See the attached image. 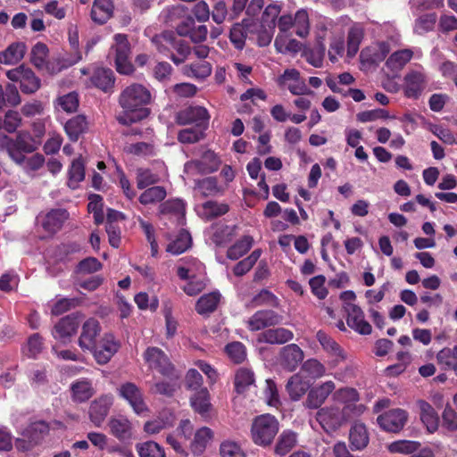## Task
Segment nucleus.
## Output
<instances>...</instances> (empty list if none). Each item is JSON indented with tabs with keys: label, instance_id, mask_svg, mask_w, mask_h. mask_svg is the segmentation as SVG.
I'll return each mask as SVG.
<instances>
[{
	"label": "nucleus",
	"instance_id": "1",
	"mask_svg": "<svg viewBox=\"0 0 457 457\" xmlns=\"http://www.w3.org/2000/svg\"><path fill=\"white\" fill-rule=\"evenodd\" d=\"M151 93L143 85L134 83L126 87L119 96V104L123 112L116 119L122 125L138 122L150 114L145 106L151 102Z\"/></svg>",
	"mask_w": 457,
	"mask_h": 457
},
{
	"label": "nucleus",
	"instance_id": "2",
	"mask_svg": "<svg viewBox=\"0 0 457 457\" xmlns=\"http://www.w3.org/2000/svg\"><path fill=\"white\" fill-rule=\"evenodd\" d=\"M40 145L41 140L34 138L29 132L25 130L19 131L15 139L5 134H0V151L5 152L10 159L18 165L24 162V154L33 153Z\"/></svg>",
	"mask_w": 457,
	"mask_h": 457
},
{
	"label": "nucleus",
	"instance_id": "3",
	"mask_svg": "<svg viewBox=\"0 0 457 457\" xmlns=\"http://www.w3.org/2000/svg\"><path fill=\"white\" fill-rule=\"evenodd\" d=\"M350 411L349 407L325 406L317 411L316 420L327 433H332L353 419Z\"/></svg>",
	"mask_w": 457,
	"mask_h": 457
},
{
	"label": "nucleus",
	"instance_id": "4",
	"mask_svg": "<svg viewBox=\"0 0 457 457\" xmlns=\"http://www.w3.org/2000/svg\"><path fill=\"white\" fill-rule=\"evenodd\" d=\"M279 429V423L271 414H262L254 418L251 434L254 444L261 446L270 445Z\"/></svg>",
	"mask_w": 457,
	"mask_h": 457
},
{
	"label": "nucleus",
	"instance_id": "5",
	"mask_svg": "<svg viewBox=\"0 0 457 457\" xmlns=\"http://www.w3.org/2000/svg\"><path fill=\"white\" fill-rule=\"evenodd\" d=\"M114 44L112 50L115 53L114 62L119 73L129 75L134 71L130 62V44L128 36L125 34H115L113 37Z\"/></svg>",
	"mask_w": 457,
	"mask_h": 457
},
{
	"label": "nucleus",
	"instance_id": "6",
	"mask_svg": "<svg viewBox=\"0 0 457 457\" xmlns=\"http://www.w3.org/2000/svg\"><path fill=\"white\" fill-rule=\"evenodd\" d=\"M48 432L49 427L45 421L33 422L25 428L21 437L15 440V447L21 452L29 451L38 445Z\"/></svg>",
	"mask_w": 457,
	"mask_h": 457
},
{
	"label": "nucleus",
	"instance_id": "7",
	"mask_svg": "<svg viewBox=\"0 0 457 457\" xmlns=\"http://www.w3.org/2000/svg\"><path fill=\"white\" fill-rule=\"evenodd\" d=\"M144 360L149 369L155 370L162 376L178 378L175 368L167 354L158 347H148L144 353Z\"/></svg>",
	"mask_w": 457,
	"mask_h": 457
},
{
	"label": "nucleus",
	"instance_id": "8",
	"mask_svg": "<svg viewBox=\"0 0 457 457\" xmlns=\"http://www.w3.org/2000/svg\"><path fill=\"white\" fill-rule=\"evenodd\" d=\"M428 77L423 68L410 70L403 78V92L408 98L418 99L426 90Z\"/></svg>",
	"mask_w": 457,
	"mask_h": 457
},
{
	"label": "nucleus",
	"instance_id": "9",
	"mask_svg": "<svg viewBox=\"0 0 457 457\" xmlns=\"http://www.w3.org/2000/svg\"><path fill=\"white\" fill-rule=\"evenodd\" d=\"M282 89H288L294 96L312 95L313 92L308 87L305 80L301 78L300 72L295 69H287L276 79Z\"/></svg>",
	"mask_w": 457,
	"mask_h": 457
},
{
	"label": "nucleus",
	"instance_id": "10",
	"mask_svg": "<svg viewBox=\"0 0 457 457\" xmlns=\"http://www.w3.org/2000/svg\"><path fill=\"white\" fill-rule=\"evenodd\" d=\"M6 76L13 82H20L21 90L25 94L35 93L40 87V79L24 65L7 71Z\"/></svg>",
	"mask_w": 457,
	"mask_h": 457
},
{
	"label": "nucleus",
	"instance_id": "11",
	"mask_svg": "<svg viewBox=\"0 0 457 457\" xmlns=\"http://www.w3.org/2000/svg\"><path fill=\"white\" fill-rule=\"evenodd\" d=\"M120 343L112 333H105L90 351L96 361L100 365L108 363L118 352Z\"/></svg>",
	"mask_w": 457,
	"mask_h": 457
},
{
	"label": "nucleus",
	"instance_id": "12",
	"mask_svg": "<svg viewBox=\"0 0 457 457\" xmlns=\"http://www.w3.org/2000/svg\"><path fill=\"white\" fill-rule=\"evenodd\" d=\"M408 412L403 409H391L377 418L379 428L390 433L400 432L408 421Z\"/></svg>",
	"mask_w": 457,
	"mask_h": 457
},
{
	"label": "nucleus",
	"instance_id": "13",
	"mask_svg": "<svg viewBox=\"0 0 457 457\" xmlns=\"http://www.w3.org/2000/svg\"><path fill=\"white\" fill-rule=\"evenodd\" d=\"M119 395L125 399L137 415H145L148 407L144 400L141 389L132 382L122 384L119 389Z\"/></svg>",
	"mask_w": 457,
	"mask_h": 457
},
{
	"label": "nucleus",
	"instance_id": "14",
	"mask_svg": "<svg viewBox=\"0 0 457 457\" xmlns=\"http://www.w3.org/2000/svg\"><path fill=\"white\" fill-rule=\"evenodd\" d=\"M333 399L344 404L343 407H349L351 409L350 415L353 418H358L364 413L366 406L362 403H358L360 395L355 388L343 387L337 390L333 395Z\"/></svg>",
	"mask_w": 457,
	"mask_h": 457
},
{
	"label": "nucleus",
	"instance_id": "15",
	"mask_svg": "<svg viewBox=\"0 0 457 457\" xmlns=\"http://www.w3.org/2000/svg\"><path fill=\"white\" fill-rule=\"evenodd\" d=\"M283 317L272 310H260L255 312L246 321L250 331H259L265 328L278 325Z\"/></svg>",
	"mask_w": 457,
	"mask_h": 457
},
{
	"label": "nucleus",
	"instance_id": "16",
	"mask_svg": "<svg viewBox=\"0 0 457 457\" xmlns=\"http://www.w3.org/2000/svg\"><path fill=\"white\" fill-rule=\"evenodd\" d=\"M347 314V325L361 335H370L372 331L370 324L365 320L363 311L353 303L344 304Z\"/></svg>",
	"mask_w": 457,
	"mask_h": 457
},
{
	"label": "nucleus",
	"instance_id": "17",
	"mask_svg": "<svg viewBox=\"0 0 457 457\" xmlns=\"http://www.w3.org/2000/svg\"><path fill=\"white\" fill-rule=\"evenodd\" d=\"M101 326L97 320L91 318L84 322L81 333L78 340L82 351L90 352L97 343L96 338L100 335Z\"/></svg>",
	"mask_w": 457,
	"mask_h": 457
},
{
	"label": "nucleus",
	"instance_id": "18",
	"mask_svg": "<svg viewBox=\"0 0 457 457\" xmlns=\"http://www.w3.org/2000/svg\"><path fill=\"white\" fill-rule=\"evenodd\" d=\"M210 115L206 108L203 106H188L177 114V120L181 125L195 124L196 126H206Z\"/></svg>",
	"mask_w": 457,
	"mask_h": 457
},
{
	"label": "nucleus",
	"instance_id": "19",
	"mask_svg": "<svg viewBox=\"0 0 457 457\" xmlns=\"http://www.w3.org/2000/svg\"><path fill=\"white\" fill-rule=\"evenodd\" d=\"M336 385L333 381L328 380L312 387L307 395L304 405L309 409L320 408L335 390Z\"/></svg>",
	"mask_w": 457,
	"mask_h": 457
},
{
	"label": "nucleus",
	"instance_id": "20",
	"mask_svg": "<svg viewBox=\"0 0 457 457\" xmlns=\"http://www.w3.org/2000/svg\"><path fill=\"white\" fill-rule=\"evenodd\" d=\"M79 326V322L76 317L67 315L54 325L52 335L56 340L67 343L76 334Z\"/></svg>",
	"mask_w": 457,
	"mask_h": 457
},
{
	"label": "nucleus",
	"instance_id": "21",
	"mask_svg": "<svg viewBox=\"0 0 457 457\" xmlns=\"http://www.w3.org/2000/svg\"><path fill=\"white\" fill-rule=\"evenodd\" d=\"M160 214L168 217L173 222L180 225L185 220L186 208L183 201L179 199L168 200L159 207Z\"/></svg>",
	"mask_w": 457,
	"mask_h": 457
},
{
	"label": "nucleus",
	"instance_id": "22",
	"mask_svg": "<svg viewBox=\"0 0 457 457\" xmlns=\"http://www.w3.org/2000/svg\"><path fill=\"white\" fill-rule=\"evenodd\" d=\"M68 218L69 213L65 209H53L44 216L41 224L46 232L54 234L62 228Z\"/></svg>",
	"mask_w": 457,
	"mask_h": 457
},
{
	"label": "nucleus",
	"instance_id": "23",
	"mask_svg": "<svg viewBox=\"0 0 457 457\" xmlns=\"http://www.w3.org/2000/svg\"><path fill=\"white\" fill-rule=\"evenodd\" d=\"M110 432L120 441L129 440L133 435L132 423L124 416L112 417L108 422Z\"/></svg>",
	"mask_w": 457,
	"mask_h": 457
},
{
	"label": "nucleus",
	"instance_id": "24",
	"mask_svg": "<svg viewBox=\"0 0 457 457\" xmlns=\"http://www.w3.org/2000/svg\"><path fill=\"white\" fill-rule=\"evenodd\" d=\"M112 403V397L102 396L95 400L89 408V417L96 427H100L109 413Z\"/></svg>",
	"mask_w": 457,
	"mask_h": 457
},
{
	"label": "nucleus",
	"instance_id": "25",
	"mask_svg": "<svg viewBox=\"0 0 457 457\" xmlns=\"http://www.w3.org/2000/svg\"><path fill=\"white\" fill-rule=\"evenodd\" d=\"M114 5L112 0H94L90 16L94 22L104 24L113 15Z\"/></svg>",
	"mask_w": 457,
	"mask_h": 457
},
{
	"label": "nucleus",
	"instance_id": "26",
	"mask_svg": "<svg viewBox=\"0 0 457 457\" xmlns=\"http://www.w3.org/2000/svg\"><path fill=\"white\" fill-rule=\"evenodd\" d=\"M421 421L429 432H434L438 428L439 418L432 405L425 400H418L416 403Z\"/></svg>",
	"mask_w": 457,
	"mask_h": 457
},
{
	"label": "nucleus",
	"instance_id": "27",
	"mask_svg": "<svg viewBox=\"0 0 457 457\" xmlns=\"http://www.w3.org/2000/svg\"><path fill=\"white\" fill-rule=\"evenodd\" d=\"M349 440L353 450H363L370 442L366 426L361 422H355L349 432Z\"/></svg>",
	"mask_w": 457,
	"mask_h": 457
},
{
	"label": "nucleus",
	"instance_id": "28",
	"mask_svg": "<svg viewBox=\"0 0 457 457\" xmlns=\"http://www.w3.org/2000/svg\"><path fill=\"white\" fill-rule=\"evenodd\" d=\"M303 359V352L295 344L284 346L281 350L282 364L290 371L295 370Z\"/></svg>",
	"mask_w": 457,
	"mask_h": 457
},
{
	"label": "nucleus",
	"instance_id": "29",
	"mask_svg": "<svg viewBox=\"0 0 457 457\" xmlns=\"http://www.w3.org/2000/svg\"><path fill=\"white\" fill-rule=\"evenodd\" d=\"M26 49L23 42L12 43L4 51L0 52V63L4 65L18 63L24 57Z\"/></svg>",
	"mask_w": 457,
	"mask_h": 457
},
{
	"label": "nucleus",
	"instance_id": "30",
	"mask_svg": "<svg viewBox=\"0 0 457 457\" xmlns=\"http://www.w3.org/2000/svg\"><path fill=\"white\" fill-rule=\"evenodd\" d=\"M213 436V431L208 427H203L197 429L190 444L192 453L196 455L202 454L205 451L208 444L212 440Z\"/></svg>",
	"mask_w": 457,
	"mask_h": 457
},
{
	"label": "nucleus",
	"instance_id": "31",
	"mask_svg": "<svg viewBox=\"0 0 457 457\" xmlns=\"http://www.w3.org/2000/svg\"><path fill=\"white\" fill-rule=\"evenodd\" d=\"M184 265L179 266L177 274L180 279L187 280L189 278H195L204 272V265L198 260L187 257L182 260Z\"/></svg>",
	"mask_w": 457,
	"mask_h": 457
},
{
	"label": "nucleus",
	"instance_id": "32",
	"mask_svg": "<svg viewBox=\"0 0 457 457\" xmlns=\"http://www.w3.org/2000/svg\"><path fill=\"white\" fill-rule=\"evenodd\" d=\"M182 72L188 78H194L202 81L212 74V65L209 62L201 60L199 62L185 65L182 68Z\"/></svg>",
	"mask_w": 457,
	"mask_h": 457
},
{
	"label": "nucleus",
	"instance_id": "33",
	"mask_svg": "<svg viewBox=\"0 0 457 457\" xmlns=\"http://www.w3.org/2000/svg\"><path fill=\"white\" fill-rule=\"evenodd\" d=\"M71 389L73 400L79 403L87 401L95 394L92 382L87 378H81L73 382L71 386Z\"/></svg>",
	"mask_w": 457,
	"mask_h": 457
},
{
	"label": "nucleus",
	"instance_id": "34",
	"mask_svg": "<svg viewBox=\"0 0 457 457\" xmlns=\"http://www.w3.org/2000/svg\"><path fill=\"white\" fill-rule=\"evenodd\" d=\"M229 207L225 203H218L216 201H207L199 206L198 214L205 220H212L214 218L226 214Z\"/></svg>",
	"mask_w": 457,
	"mask_h": 457
},
{
	"label": "nucleus",
	"instance_id": "35",
	"mask_svg": "<svg viewBox=\"0 0 457 457\" xmlns=\"http://www.w3.org/2000/svg\"><path fill=\"white\" fill-rule=\"evenodd\" d=\"M88 129L87 118L84 115H77L70 119L64 126V129L71 141H77L80 135Z\"/></svg>",
	"mask_w": 457,
	"mask_h": 457
},
{
	"label": "nucleus",
	"instance_id": "36",
	"mask_svg": "<svg viewBox=\"0 0 457 457\" xmlns=\"http://www.w3.org/2000/svg\"><path fill=\"white\" fill-rule=\"evenodd\" d=\"M391 47L387 42H378L361 52V57L367 61L377 63L382 62L390 53Z\"/></svg>",
	"mask_w": 457,
	"mask_h": 457
},
{
	"label": "nucleus",
	"instance_id": "37",
	"mask_svg": "<svg viewBox=\"0 0 457 457\" xmlns=\"http://www.w3.org/2000/svg\"><path fill=\"white\" fill-rule=\"evenodd\" d=\"M391 47L387 42H378L361 52V57L367 61L377 63L382 62L390 53Z\"/></svg>",
	"mask_w": 457,
	"mask_h": 457
},
{
	"label": "nucleus",
	"instance_id": "38",
	"mask_svg": "<svg viewBox=\"0 0 457 457\" xmlns=\"http://www.w3.org/2000/svg\"><path fill=\"white\" fill-rule=\"evenodd\" d=\"M190 403L195 411L204 417L207 416L212 408L207 388H201L195 392L190 398Z\"/></svg>",
	"mask_w": 457,
	"mask_h": 457
},
{
	"label": "nucleus",
	"instance_id": "39",
	"mask_svg": "<svg viewBox=\"0 0 457 457\" xmlns=\"http://www.w3.org/2000/svg\"><path fill=\"white\" fill-rule=\"evenodd\" d=\"M309 383L300 374L293 375L286 386L287 391L293 401H298L309 389Z\"/></svg>",
	"mask_w": 457,
	"mask_h": 457
},
{
	"label": "nucleus",
	"instance_id": "40",
	"mask_svg": "<svg viewBox=\"0 0 457 457\" xmlns=\"http://www.w3.org/2000/svg\"><path fill=\"white\" fill-rule=\"evenodd\" d=\"M262 341L271 345H282L291 341L294 333L285 328H271L262 334Z\"/></svg>",
	"mask_w": 457,
	"mask_h": 457
},
{
	"label": "nucleus",
	"instance_id": "41",
	"mask_svg": "<svg viewBox=\"0 0 457 457\" xmlns=\"http://www.w3.org/2000/svg\"><path fill=\"white\" fill-rule=\"evenodd\" d=\"M316 338L322 346L323 350L326 351L330 356L337 358V361L345 359L343 350L339 345L327 333L320 330L316 334Z\"/></svg>",
	"mask_w": 457,
	"mask_h": 457
},
{
	"label": "nucleus",
	"instance_id": "42",
	"mask_svg": "<svg viewBox=\"0 0 457 457\" xmlns=\"http://www.w3.org/2000/svg\"><path fill=\"white\" fill-rule=\"evenodd\" d=\"M195 189L204 197L223 195L225 192V187L220 186L214 177L198 180L195 184Z\"/></svg>",
	"mask_w": 457,
	"mask_h": 457
},
{
	"label": "nucleus",
	"instance_id": "43",
	"mask_svg": "<svg viewBox=\"0 0 457 457\" xmlns=\"http://www.w3.org/2000/svg\"><path fill=\"white\" fill-rule=\"evenodd\" d=\"M364 29L361 24H353L347 34V55L353 57L359 51L360 45L363 39Z\"/></svg>",
	"mask_w": 457,
	"mask_h": 457
},
{
	"label": "nucleus",
	"instance_id": "44",
	"mask_svg": "<svg viewBox=\"0 0 457 457\" xmlns=\"http://www.w3.org/2000/svg\"><path fill=\"white\" fill-rule=\"evenodd\" d=\"M93 85L103 91H108L114 84L113 72L110 69L97 68L91 76Z\"/></svg>",
	"mask_w": 457,
	"mask_h": 457
},
{
	"label": "nucleus",
	"instance_id": "45",
	"mask_svg": "<svg viewBox=\"0 0 457 457\" xmlns=\"http://www.w3.org/2000/svg\"><path fill=\"white\" fill-rule=\"evenodd\" d=\"M220 297L219 292H212L202 295L196 303V312L202 315L213 312L218 307Z\"/></svg>",
	"mask_w": 457,
	"mask_h": 457
},
{
	"label": "nucleus",
	"instance_id": "46",
	"mask_svg": "<svg viewBox=\"0 0 457 457\" xmlns=\"http://www.w3.org/2000/svg\"><path fill=\"white\" fill-rule=\"evenodd\" d=\"M413 57L411 49H402L394 52L386 60V65L393 71L402 70Z\"/></svg>",
	"mask_w": 457,
	"mask_h": 457
},
{
	"label": "nucleus",
	"instance_id": "47",
	"mask_svg": "<svg viewBox=\"0 0 457 457\" xmlns=\"http://www.w3.org/2000/svg\"><path fill=\"white\" fill-rule=\"evenodd\" d=\"M297 444V434L292 430H284L278 436L275 453L279 456L286 455Z\"/></svg>",
	"mask_w": 457,
	"mask_h": 457
},
{
	"label": "nucleus",
	"instance_id": "48",
	"mask_svg": "<svg viewBox=\"0 0 457 457\" xmlns=\"http://www.w3.org/2000/svg\"><path fill=\"white\" fill-rule=\"evenodd\" d=\"M174 38L175 35L172 32L164 31L153 37L151 42L160 54L169 57L172 54Z\"/></svg>",
	"mask_w": 457,
	"mask_h": 457
},
{
	"label": "nucleus",
	"instance_id": "49",
	"mask_svg": "<svg viewBox=\"0 0 457 457\" xmlns=\"http://www.w3.org/2000/svg\"><path fill=\"white\" fill-rule=\"evenodd\" d=\"M167 195V191L164 187L153 186L146 188L138 198V201L143 205L154 204L162 202Z\"/></svg>",
	"mask_w": 457,
	"mask_h": 457
},
{
	"label": "nucleus",
	"instance_id": "50",
	"mask_svg": "<svg viewBox=\"0 0 457 457\" xmlns=\"http://www.w3.org/2000/svg\"><path fill=\"white\" fill-rule=\"evenodd\" d=\"M191 245V236L187 231L182 230L172 240L166 248V251L173 255H179L187 251Z\"/></svg>",
	"mask_w": 457,
	"mask_h": 457
},
{
	"label": "nucleus",
	"instance_id": "51",
	"mask_svg": "<svg viewBox=\"0 0 457 457\" xmlns=\"http://www.w3.org/2000/svg\"><path fill=\"white\" fill-rule=\"evenodd\" d=\"M247 37L248 29L245 21L234 24L229 30V40L237 50H242L245 47Z\"/></svg>",
	"mask_w": 457,
	"mask_h": 457
},
{
	"label": "nucleus",
	"instance_id": "52",
	"mask_svg": "<svg viewBox=\"0 0 457 457\" xmlns=\"http://www.w3.org/2000/svg\"><path fill=\"white\" fill-rule=\"evenodd\" d=\"M276 50L280 54H296L301 51L302 44L294 38H287L284 35H278L274 41Z\"/></svg>",
	"mask_w": 457,
	"mask_h": 457
},
{
	"label": "nucleus",
	"instance_id": "53",
	"mask_svg": "<svg viewBox=\"0 0 457 457\" xmlns=\"http://www.w3.org/2000/svg\"><path fill=\"white\" fill-rule=\"evenodd\" d=\"M253 244V238L251 236H244L228 249L227 257L230 260L239 259L248 252Z\"/></svg>",
	"mask_w": 457,
	"mask_h": 457
},
{
	"label": "nucleus",
	"instance_id": "54",
	"mask_svg": "<svg viewBox=\"0 0 457 457\" xmlns=\"http://www.w3.org/2000/svg\"><path fill=\"white\" fill-rule=\"evenodd\" d=\"M295 33L302 37H306L310 33V18L306 10H298L294 16Z\"/></svg>",
	"mask_w": 457,
	"mask_h": 457
},
{
	"label": "nucleus",
	"instance_id": "55",
	"mask_svg": "<svg viewBox=\"0 0 457 457\" xmlns=\"http://www.w3.org/2000/svg\"><path fill=\"white\" fill-rule=\"evenodd\" d=\"M172 50H175L177 54L172 53L169 55V58L176 65L183 63L191 54V48L188 44L184 40L178 38L176 36L174 38Z\"/></svg>",
	"mask_w": 457,
	"mask_h": 457
},
{
	"label": "nucleus",
	"instance_id": "56",
	"mask_svg": "<svg viewBox=\"0 0 457 457\" xmlns=\"http://www.w3.org/2000/svg\"><path fill=\"white\" fill-rule=\"evenodd\" d=\"M254 383L253 372L246 368L239 369L235 375V387L237 393H244Z\"/></svg>",
	"mask_w": 457,
	"mask_h": 457
},
{
	"label": "nucleus",
	"instance_id": "57",
	"mask_svg": "<svg viewBox=\"0 0 457 457\" xmlns=\"http://www.w3.org/2000/svg\"><path fill=\"white\" fill-rule=\"evenodd\" d=\"M278 299L272 292L268 289H262L252 298L248 305L252 308H255L262 305L278 307Z\"/></svg>",
	"mask_w": 457,
	"mask_h": 457
},
{
	"label": "nucleus",
	"instance_id": "58",
	"mask_svg": "<svg viewBox=\"0 0 457 457\" xmlns=\"http://www.w3.org/2000/svg\"><path fill=\"white\" fill-rule=\"evenodd\" d=\"M48 48L46 44L38 42L31 49V62L39 70L46 68Z\"/></svg>",
	"mask_w": 457,
	"mask_h": 457
},
{
	"label": "nucleus",
	"instance_id": "59",
	"mask_svg": "<svg viewBox=\"0 0 457 457\" xmlns=\"http://www.w3.org/2000/svg\"><path fill=\"white\" fill-rule=\"evenodd\" d=\"M137 187L138 189L146 188L160 181L158 174L154 173L150 169L138 168L136 172Z\"/></svg>",
	"mask_w": 457,
	"mask_h": 457
},
{
	"label": "nucleus",
	"instance_id": "60",
	"mask_svg": "<svg viewBox=\"0 0 457 457\" xmlns=\"http://www.w3.org/2000/svg\"><path fill=\"white\" fill-rule=\"evenodd\" d=\"M436 360L439 364L444 366L445 370H454L457 361V345L453 348H444L436 354Z\"/></svg>",
	"mask_w": 457,
	"mask_h": 457
},
{
	"label": "nucleus",
	"instance_id": "61",
	"mask_svg": "<svg viewBox=\"0 0 457 457\" xmlns=\"http://www.w3.org/2000/svg\"><path fill=\"white\" fill-rule=\"evenodd\" d=\"M136 449L140 457H165L164 450L154 441L137 444Z\"/></svg>",
	"mask_w": 457,
	"mask_h": 457
},
{
	"label": "nucleus",
	"instance_id": "62",
	"mask_svg": "<svg viewBox=\"0 0 457 457\" xmlns=\"http://www.w3.org/2000/svg\"><path fill=\"white\" fill-rule=\"evenodd\" d=\"M302 370L305 372L310 378L317 379L322 378L326 374V367L319 360L312 358L306 360L303 366Z\"/></svg>",
	"mask_w": 457,
	"mask_h": 457
},
{
	"label": "nucleus",
	"instance_id": "63",
	"mask_svg": "<svg viewBox=\"0 0 457 457\" xmlns=\"http://www.w3.org/2000/svg\"><path fill=\"white\" fill-rule=\"evenodd\" d=\"M85 178V169L79 159L74 160L69 170L68 185L71 188L75 189L78 185Z\"/></svg>",
	"mask_w": 457,
	"mask_h": 457
},
{
	"label": "nucleus",
	"instance_id": "64",
	"mask_svg": "<svg viewBox=\"0 0 457 457\" xmlns=\"http://www.w3.org/2000/svg\"><path fill=\"white\" fill-rule=\"evenodd\" d=\"M198 167L203 166V170L205 172H212L218 170L220 165L219 158L213 151H205L201 160L195 162Z\"/></svg>",
	"mask_w": 457,
	"mask_h": 457
}]
</instances>
